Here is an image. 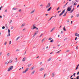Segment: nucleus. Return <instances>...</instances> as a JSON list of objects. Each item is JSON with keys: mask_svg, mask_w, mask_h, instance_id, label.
I'll list each match as a JSON object with an SVG mask.
<instances>
[{"mask_svg": "<svg viewBox=\"0 0 79 79\" xmlns=\"http://www.w3.org/2000/svg\"><path fill=\"white\" fill-rule=\"evenodd\" d=\"M10 63H12L13 62V60H10Z\"/></svg>", "mask_w": 79, "mask_h": 79, "instance_id": "31", "label": "nucleus"}, {"mask_svg": "<svg viewBox=\"0 0 79 79\" xmlns=\"http://www.w3.org/2000/svg\"><path fill=\"white\" fill-rule=\"evenodd\" d=\"M6 44H7V42L6 41H5L4 43V45H6Z\"/></svg>", "mask_w": 79, "mask_h": 79, "instance_id": "26", "label": "nucleus"}, {"mask_svg": "<svg viewBox=\"0 0 79 79\" xmlns=\"http://www.w3.org/2000/svg\"><path fill=\"white\" fill-rule=\"evenodd\" d=\"M55 76H56V73L53 72L52 74V77H54Z\"/></svg>", "mask_w": 79, "mask_h": 79, "instance_id": "5", "label": "nucleus"}, {"mask_svg": "<svg viewBox=\"0 0 79 79\" xmlns=\"http://www.w3.org/2000/svg\"><path fill=\"white\" fill-rule=\"evenodd\" d=\"M44 69H45V68H44V67H42L40 69V71H44Z\"/></svg>", "mask_w": 79, "mask_h": 79, "instance_id": "7", "label": "nucleus"}, {"mask_svg": "<svg viewBox=\"0 0 79 79\" xmlns=\"http://www.w3.org/2000/svg\"><path fill=\"white\" fill-rule=\"evenodd\" d=\"M60 9V6H59L58 7L57 9V10H58Z\"/></svg>", "mask_w": 79, "mask_h": 79, "instance_id": "43", "label": "nucleus"}, {"mask_svg": "<svg viewBox=\"0 0 79 79\" xmlns=\"http://www.w3.org/2000/svg\"><path fill=\"white\" fill-rule=\"evenodd\" d=\"M79 72H78V73H77V75H79Z\"/></svg>", "mask_w": 79, "mask_h": 79, "instance_id": "64", "label": "nucleus"}, {"mask_svg": "<svg viewBox=\"0 0 79 79\" xmlns=\"http://www.w3.org/2000/svg\"><path fill=\"white\" fill-rule=\"evenodd\" d=\"M60 34H63V31H61Z\"/></svg>", "mask_w": 79, "mask_h": 79, "instance_id": "40", "label": "nucleus"}, {"mask_svg": "<svg viewBox=\"0 0 79 79\" xmlns=\"http://www.w3.org/2000/svg\"><path fill=\"white\" fill-rule=\"evenodd\" d=\"M29 68H26V69L25 70L23 71L22 73H23V74H24V73H26V72L29 71Z\"/></svg>", "mask_w": 79, "mask_h": 79, "instance_id": "2", "label": "nucleus"}, {"mask_svg": "<svg viewBox=\"0 0 79 79\" xmlns=\"http://www.w3.org/2000/svg\"><path fill=\"white\" fill-rule=\"evenodd\" d=\"M35 72V70H33V71L31 73V75H33V74H34Z\"/></svg>", "mask_w": 79, "mask_h": 79, "instance_id": "11", "label": "nucleus"}, {"mask_svg": "<svg viewBox=\"0 0 79 79\" xmlns=\"http://www.w3.org/2000/svg\"><path fill=\"white\" fill-rule=\"evenodd\" d=\"M79 76H77V78L76 79H79Z\"/></svg>", "mask_w": 79, "mask_h": 79, "instance_id": "44", "label": "nucleus"}, {"mask_svg": "<svg viewBox=\"0 0 79 79\" xmlns=\"http://www.w3.org/2000/svg\"><path fill=\"white\" fill-rule=\"evenodd\" d=\"M13 66H11L10 67L8 70V71H11V70H12V69H13Z\"/></svg>", "mask_w": 79, "mask_h": 79, "instance_id": "3", "label": "nucleus"}, {"mask_svg": "<svg viewBox=\"0 0 79 79\" xmlns=\"http://www.w3.org/2000/svg\"><path fill=\"white\" fill-rule=\"evenodd\" d=\"M8 35H7V37H9V36H10V29H8Z\"/></svg>", "mask_w": 79, "mask_h": 79, "instance_id": "6", "label": "nucleus"}, {"mask_svg": "<svg viewBox=\"0 0 79 79\" xmlns=\"http://www.w3.org/2000/svg\"><path fill=\"white\" fill-rule=\"evenodd\" d=\"M69 52V50H67L66 52Z\"/></svg>", "mask_w": 79, "mask_h": 79, "instance_id": "52", "label": "nucleus"}, {"mask_svg": "<svg viewBox=\"0 0 79 79\" xmlns=\"http://www.w3.org/2000/svg\"><path fill=\"white\" fill-rule=\"evenodd\" d=\"M75 2H78V1H77V0H75Z\"/></svg>", "mask_w": 79, "mask_h": 79, "instance_id": "57", "label": "nucleus"}, {"mask_svg": "<svg viewBox=\"0 0 79 79\" xmlns=\"http://www.w3.org/2000/svg\"><path fill=\"white\" fill-rule=\"evenodd\" d=\"M9 61L6 62L5 63V64L6 65V64H8L9 63Z\"/></svg>", "mask_w": 79, "mask_h": 79, "instance_id": "17", "label": "nucleus"}, {"mask_svg": "<svg viewBox=\"0 0 79 79\" xmlns=\"http://www.w3.org/2000/svg\"><path fill=\"white\" fill-rule=\"evenodd\" d=\"M12 23V20H10L9 22V23Z\"/></svg>", "mask_w": 79, "mask_h": 79, "instance_id": "37", "label": "nucleus"}, {"mask_svg": "<svg viewBox=\"0 0 79 79\" xmlns=\"http://www.w3.org/2000/svg\"><path fill=\"white\" fill-rule=\"evenodd\" d=\"M35 11V10H33L32 11H31V14H33V13H34Z\"/></svg>", "mask_w": 79, "mask_h": 79, "instance_id": "21", "label": "nucleus"}, {"mask_svg": "<svg viewBox=\"0 0 79 79\" xmlns=\"http://www.w3.org/2000/svg\"><path fill=\"white\" fill-rule=\"evenodd\" d=\"M13 29V27H11V29Z\"/></svg>", "mask_w": 79, "mask_h": 79, "instance_id": "50", "label": "nucleus"}, {"mask_svg": "<svg viewBox=\"0 0 79 79\" xmlns=\"http://www.w3.org/2000/svg\"><path fill=\"white\" fill-rule=\"evenodd\" d=\"M79 64H78V65L77 66V67H78H78H79Z\"/></svg>", "mask_w": 79, "mask_h": 79, "instance_id": "60", "label": "nucleus"}, {"mask_svg": "<svg viewBox=\"0 0 79 79\" xmlns=\"http://www.w3.org/2000/svg\"><path fill=\"white\" fill-rule=\"evenodd\" d=\"M37 28V27H33L32 28V29H36Z\"/></svg>", "mask_w": 79, "mask_h": 79, "instance_id": "33", "label": "nucleus"}, {"mask_svg": "<svg viewBox=\"0 0 79 79\" xmlns=\"http://www.w3.org/2000/svg\"><path fill=\"white\" fill-rule=\"evenodd\" d=\"M5 12L6 13V12H7V10H6L5 11Z\"/></svg>", "mask_w": 79, "mask_h": 79, "instance_id": "51", "label": "nucleus"}, {"mask_svg": "<svg viewBox=\"0 0 79 79\" xmlns=\"http://www.w3.org/2000/svg\"><path fill=\"white\" fill-rule=\"evenodd\" d=\"M24 26H26V23H25L22 24L21 26V27H24Z\"/></svg>", "mask_w": 79, "mask_h": 79, "instance_id": "10", "label": "nucleus"}, {"mask_svg": "<svg viewBox=\"0 0 79 79\" xmlns=\"http://www.w3.org/2000/svg\"><path fill=\"white\" fill-rule=\"evenodd\" d=\"M26 51H25V53L24 54V55H25L26 54Z\"/></svg>", "mask_w": 79, "mask_h": 79, "instance_id": "56", "label": "nucleus"}, {"mask_svg": "<svg viewBox=\"0 0 79 79\" xmlns=\"http://www.w3.org/2000/svg\"><path fill=\"white\" fill-rule=\"evenodd\" d=\"M40 64L41 65L42 64V62H41L40 63Z\"/></svg>", "mask_w": 79, "mask_h": 79, "instance_id": "61", "label": "nucleus"}, {"mask_svg": "<svg viewBox=\"0 0 79 79\" xmlns=\"http://www.w3.org/2000/svg\"><path fill=\"white\" fill-rule=\"evenodd\" d=\"M5 27L3 26V27H2V29H5Z\"/></svg>", "mask_w": 79, "mask_h": 79, "instance_id": "36", "label": "nucleus"}, {"mask_svg": "<svg viewBox=\"0 0 79 79\" xmlns=\"http://www.w3.org/2000/svg\"><path fill=\"white\" fill-rule=\"evenodd\" d=\"M53 40H51L50 41V42H52H52H53Z\"/></svg>", "mask_w": 79, "mask_h": 79, "instance_id": "30", "label": "nucleus"}, {"mask_svg": "<svg viewBox=\"0 0 79 79\" xmlns=\"http://www.w3.org/2000/svg\"><path fill=\"white\" fill-rule=\"evenodd\" d=\"M74 8H73V9L72 10H71V11H70L71 13H72V12L73 11H74Z\"/></svg>", "mask_w": 79, "mask_h": 79, "instance_id": "25", "label": "nucleus"}, {"mask_svg": "<svg viewBox=\"0 0 79 79\" xmlns=\"http://www.w3.org/2000/svg\"><path fill=\"white\" fill-rule=\"evenodd\" d=\"M51 60H52V58L50 57V58H49V59H48V60L47 61L48 62L50 61H51Z\"/></svg>", "mask_w": 79, "mask_h": 79, "instance_id": "20", "label": "nucleus"}, {"mask_svg": "<svg viewBox=\"0 0 79 79\" xmlns=\"http://www.w3.org/2000/svg\"><path fill=\"white\" fill-rule=\"evenodd\" d=\"M73 18V16L72 15V16H71V18Z\"/></svg>", "mask_w": 79, "mask_h": 79, "instance_id": "59", "label": "nucleus"}, {"mask_svg": "<svg viewBox=\"0 0 79 79\" xmlns=\"http://www.w3.org/2000/svg\"><path fill=\"white\" fill-rule=\"evenodd\" d=\"M77 5V3L76 2H74V3L73 4V6H74L75 5Z\"/></svg>", "mask_w": 79, "mask_h": 79, "instance_id": "32", "label": "nucleus"}, {"mask_svg": "<svg viewBox=\"0 0 79 79\" xmlns=\"http://www.w3.org/2000/svg\"><path fill=\"white\" fill-rule=\"evenodd\" d=\"M72 7H73L72 5L70 7H68L67 9V11H71V8H72Z\"/></svg>", "mask_w": 79, "mask_h": 79, "instance_id": "1", "label": "nucleus"}, {"mask_svg": "<svg viewBox=\"0 0 79 79\" xmlns=\"http://www.w3.org/2000/svg\"><path fill=\"white\" fill-rule=\"evenodd\" d=\"M66 5H64V6L63 8H65V7H66Z\"/></svg>", "mask_w": 79, "mask_h": 79, "instance_id": "48", "label": "nucleus"}, {"mask_svg": "<svg viewBox=\"0 0 79 79\" xmlns=\"http://www.w3.org/2000/svg\"><path fill=\"white\" fill-rule=\"evenodd\" d=\"M19 12H21V9L19 10Z\"/></svg>", "mask_w": 79, "mask_h": 79, "instance_id": "45", "label": "nucleus"}, {"mask_svg": "<svg viewBox=\"0 0 79 79\" xmlns=\"http://www.w3.org/2000/svg\"><path fill=\"white\" fill-rule=\"evenodd\" d=\"M13 10H17V8H13Z\"/></svg>", "mask_w": 79, "mask_h": 79, "instance_id": "27", "label": "nucleus"}, {"mask_svg": "<svg viewBox=\"0 0 79 79\" xmlns=\"http://www.w3.org/2000/svg\"><path fill=\"white\" fill-rule=\"evenodd\" d=\"M7 56L8 57V56H10V53H8L7 54Z\"/></svg>", "mask_w": 79, "mask_h": 79, "instance_id": "15", "label": "nucleus"}, {"mask_svg": "<svg viewBox=\"0 0 79 79\" xmlns=\"http://www.w3.org/2000/svg\"><path fill=\"white\" fill-rule=\"evenodd\" d=\"M50 3H49L48 4L46 7V8H49V7H50Z\"/></svg>", "mask_w": 79, "mask_h": 79, "instance_id": "9", "label": "nucleus"}, {"mask_svg": "<svg viewBox=\"0 0 79 79\" xmlns=\"http://www.w3.org/2000/svg\"><path fill=\"white\" fill-rule=\"evenodd\" d=\"M75 36H77V37H79V34L77 33H75Z\"/></svg>", "mask_w": 79, "mask_h": 79, "instance_id": "12", "label": "nucleus"}, {"mask_svg": "<svg viewBox=\"0 0 79 79\" xmlns=\"http://www.w3.org/2000/svg\"><path fill=\"white\" fill-rule=\"evenodd\" d=\"M31 64H29L27 66L28 67H30V66H31Z\"/></svg>", "mask_w": 79, "mask_h": 79, "instance_id": "28", "label": "nucleus"}, {"mask_svg": "<svg viewBox=\"0 0 79 79\" xmlns=\"http://www.w3.org/2000/svg\"><path fill=\"white\" fill-rule=\"evenodd\" d=\"M77 37H76L75 38V40H77Z\"/></svg>", "mask_w": 79, "mask_h": 79, "instance_id": "47", "label": "nucleus"}, {"mask_svg": "<svg viewBox=\"0 0 79 79\" xmlns=\"http://www.w3.org/2000/svg\"><path fill=\"white\" fill-rule=\"evenodd\" d=\"M79 14H77L76 16V17H77V18H78V17H79Z\"/></svg>", "mask_w": 79, "mask_h": 79, "instance_id": "24", "label": "nucleus"}, {"mask_svg": "<svg viewBox=\"0 0 79 79\" xmlns=\"http://www.w3.org/2000/svg\"><path fill=\"white\" fill-rule=\"evenodd\" d=\"M51 9H52V7H50L49 9H48V10H47L48 11H50V10Z\"/></svg>", "mask_w": 79, "mask_h": 79, "instance_id": "23", "label": "nucleus"}, {"mask_svg": "<svg viewBox=\"0 0 79 79\" xmlns=\"http://www.w3.org/2000/svg\"><path fill=\"white\" fill-rule=\"evenodd\" d=\"M42 34H41L40 36V37H41V36H42Z\"/></svg>", "mask_w": 79, "mask_h": 79, "instance_id": "58", "label": "nucleus"}, {"mask_svg": "<svg viewBox=\"0 0 79 79\" xmlns=\"http://www.w3.org/2000/svg\"><path fill=\"white\" fill-rule=\"evenodd\" d=\"M40 6H43V4H41V5H40Z\"/></svg>", "mask_w": 79, "mask_h": 79, "instance_id": "42", "label": "nucleus"}, {"mask_svg": "<svg viewBox=\"0 0 79 79\" xmlns=\"http://www.w3.org/2000/svg\"><path fill=\"white\" fill-rule=\"evenodd\" d=\"M63 16H66V13H64V15H63Z\"/></svg>", "mask_w": 79, "mask_h": 79, "instance_id": "41", "label": "nucleus"}, {"mask_svg": "<svg viewBox=\"0 0 79 79\" xmlns=\"http://www.w3.org/2000/svg\"><path fill=\"white\" fill-rule=\"evenodd\" d=\"M35 68V67L33 66L31 68V70H33V69H34Z\"/></svg>", "mask_w": 79, "mask_h": 79, "instance_id": "16", "label": "nucleus"}, {"mask_svg": "<svg viewBox=\"0 0 79 79\" xmlns=\"http://www.w3.org/2000/svg\"><path fill=\"white\" fill-rule=\"evenodd\" d=\"M23 31H25V30H26V28H24L23 29Z\"/></svg>", "mask_w": 79, "mask_h": 79, "instance_id": "62", "label": "nucleus"}, {"mask_svg": "<svg viewBox=\"0 0 79 79\" xmlns=\"http://www.w3.org/2000/svg\"><path fill=\"white\" fill-rule=\"evenodd\" d=\"M63 29L64 31H66V29H65V27H64L63 28Z\"/></svg>", "mask_w": 79, "mask_h": 79, "instance_id": "18", "label": "nucleus"}, {"mask_svg": "<svg viewBox=\"0 0 79 79\" xmlns=\"http://www.w3.org/2000/svg\"><path fill=\"white\" fill-rule=\"evenodd\" d=\"M67 40V38H65L64 40V41L66 40Z\"/></svg>", "mask_w": 79, "mask_h": 79, "instance_id": "54", "label": "nucleus"}, {"mask_svg": "<svg viewBox=\"0 0 79 79\" xmlns=\"http://www.w3.org/2000/svg\"><path fill=\"white\" fill-rule=\"evenodd\" d=\"M38 32V31H37L36 32H35V34L34 35L33 37H34L35 36V35H36V34H37Z\"/></svg>", "mask_w": 79, "mask_h": 79, "instance_id": "13", "label": "nucleus"}, {"mask_svg": "<svg viewBox=\"0 0 79 79\" xmlns=\"http://www.w3.org/2000/svg\"><path fill=\"white\" fill-rule=\"evenodd\" d=\"M45 39H46V38H43V39L41 41L42 43H43V42H44V40H45Z\"/></svg>", "mask_w": 79, "mask_h": 79, "instance_id": "14", "label": "nucleus"}, {"mask_svg": "<svg viewBox=\"0 0 79 79\" xmlns=\"http://www.w3.org/2000/svg\"><path fill=\"white\" fill-rule=\"evenodd\" d=\"M53 17H54V16H52V17H51V18L48 20V21H50V20H51L52 19V18H53Z\"/></svg>", "mask_w": 79, "mask_h": 79, "instance_id": "34", "label": "nucleus"}, {"mask_svg": "<svg viewBox=\"0 0 79 79\" xmlns=\"http://www.w3.org/2000/svg\"><path fill=\"white\" fill-rule=\"evenodd\" d=\"M9 45H10V44H11V41H9Z\"/></svg>", "mask_w": 79, "mask_h": 79, "instance_id": "35", "label": "nucleus"}, {"mask_svg": "<svg viewBox=\"0 0 79 79\" xmlns=\"http://www.w3.org/2000/svg\"><path fill=\"white\" fill-rule=\"evenodd\" d=\"M75 75H76V73H74L73 74V76H74V77L75 76Z\"/></svg>", "mask_w": 79, "mask_h": 79, "instance_id": "46", "label": "nucleus"}, {"mask_svg": "<svg viewBox=\"0 0 79 79\" xmlns=\"http://www.w3.org/2000/svg\"><path fill=\"white\" fill-rule=\"evenodd\" d=\"M56 53H60V51L57 52Z\"/></svg>", "mask_w": 79, "mask_h": 79, "instance_id": "55", "label": "nucleus"}, {"mask_svg": "<svg viewBox=\"0 0 79 79\" xmlns=\"http://www.w3.org/2000/svg\"><path fill=\"white\" fill-rule=\"evenodd\" d=\"M6 27L7 29H8V27H7V25H6Z\"/></svg>", "mask_w": 79, "mask_h": 79, "instance_id": "53", "label": "nucleus"}, {"mask_svg": "<svg viewBox=\"0 0 79 79\" xmlns=\"http://www.w3.org/2000/svg\"><path fill=\"white\" fill-rule=\"evenodd\" d=\"M55 29V27L53 28L50 31V32H52L53 31H54V29Z\"/></svg>", "mask_w": 79, "mask_h": 79, "instance_id": "19", "label": "nucleus"}, {"mask_svg": "<svg viewBox=\"0 0 79 79\" xmlns=\"http://www.w3.org/2000/svg\"><path fill=\"white\" fill-rule=\"evenodd\" d=\"M2 55V52H0V56H1Z\"/></svg>", "mask_w": 79, "mask_h": 79, "instance_id": "39", "label": "nucleus"}, {"mask_svg": "<svg viewBox=\"0 0 79 79\" xmlns=\"http://www.w3.org/2000/svg\"><path fill=\"white\" fill-rule=\"evenodd\" d=\"M52 38L51 37H50L49 38L48 40H52Z\"/></svg>", "mask_w": 79, "mask_h": 79, "instance_id": "38", "label": "nucleus"}, {"mask_svg": "<svg viewBox=\"0 0 79 79\" xmlns=\"http://www.w3.org/2000/svg\"><path fill=\"white\" fill-rule=\"evenodd\" d=\"M33 27H35V25L34 24L33 25Z\"/></svg>", "mask_w": 79, "mask_h": 79, "instance_id": "63", "label": "nucleus"}, {"mask_svg": "<svg viewBox=\"0 0 79 79\" xmlns=\"http://www.w3.org/2000/svg\"><path fill=\"white\" fill-rule=\"evenodd\" d=\"M77 69H78V67H77L76 69H75V70H77Z\"/></svg>", "mask_w": 79, "mask_h": 79, "instance_id": "49", "label": "nucleus"}, {"mask_svg": "<svg viewBox=\"0 0 79 79\" xmlns=\"http://www.w3.org/2000/svg\"><path fill=\"white\" fill-rule=\"evenodd\" d=\"M65 10H66L65 9L64 10L62 11V12L59 15V16H61V15H62L64 13V11H65Z\"/></svg>", "mask_w": 79, "mask_h": 79, "instance_id": "4", "label": "nucleus"}, {"mask_svg": "<svg viewBox=\"0 0 79 79\" xmlns=\"http://www.w3.org/2000/svg\"><path fill=\"white\" fill-rule=\"evenodd\" d=\"M20 38H21V36H19L15 40L16 41H18V40Z\"/></svg>", "mask_w": 79, "mask_h": 79, "instance_id": "8", "label": "nucleus"}, {"mask_svg": "<svg viewBox=\"0 0 79 79\" xmlns=\"http://www.w3.org/2000/svg\"><path fill=\"white\" fill-rule=\"evenodd\" d=\"M47 76V74H44V78H45V76Z\"/></svg>", "mask_w": 79, "mask_h": 79, "instance_id": "29", "label": "nucleus"}, {"mask_svg": "<svg viewBox=\"0 0 79 79\" xmlns=\"http://www.w3.org/2000/svg\"><path fill=\"white\" fill-rule=\"evenodd\" d=\"M26 57H24L22 60V61H25L26 60Z\"/></svg>", "mask_w": 79, "mask_h": 79, "instance_id": "22", "label": "nucleus"}]
</instances>
